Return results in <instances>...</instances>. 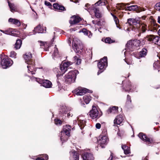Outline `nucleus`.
I'll return each mask as SVG.
<instances>
[{"mask_svg": "<svg viewBox=\"0 0 160 160\" xmlns=\"http://www.w3.org/2000/svg\"><path fill=\"white\" fill-rule=\"evenodd\" d=\"M32 55L30 52H26L23 55V58L25 62L28 65L27 68L28 69V72L31 73V74H35L36 68H34L35 62L32 59Z\"/></svg>", "mask_w": 160, "mask_h": 160, "instance_id": "obj_1", "label": "nucleus"}, {"mask_svg": "<svg viewBox=\"0 0 160 160\" xmlns=\"http://www.w3.org/2000/svg\"><path fill=\"white\" fill-rule=\"evenodd\" d=\"M107 2L106 0H99L94 4L92 5V8L94 12L96 17L99 18L101 17V14L99 12V8L98 6L105 5Z\"/></svg>", "mask_w": 160, "mask_h": 160, "instance_id": "obj_2", "label": "nucleus"}, {"mask_svg": "<svg viewBox=\"0 0 160 160\" xmlns=\"http://www.w3.org/2000/svg\"><path fill=\"white\" fill-rule=\"evenodd\" d=\"M78 73V71L76 70L69 71L65 76V82L68 84H71L74 82L75 80L77 75Z\"/></svg>", "mask_w": 160, "mask_h": 160, "instance_id": "obj_3", "label": "nucleus"}, {"mask_svg": "<svg viewBox=\"0 0 160 160\" xmlns=\"http://www.w3.org/2000/svg\"><path fill=\"white\" fill-rule=\"evenodd\" d=\"M89 115L92 119L96 120L102 115V112L99 111L95 106H93L92 109L89 112Z\"/></svg>", "mask_w": 160, "mask_h": 160, "instance_id": "obj_4", "label": "nucleus"}, {"mask_svg": "<svg viewBox=\"0 0 160 160\" xmlns=\"http://www.w3.org/2000/svg\"><path fill=\"white\" fill-rule=\"evenodd\" d=\"M71 127L69 125H67L63 129V131L61 132V140L65 142L68 140L70 135V131Z\"/></svg>", "mask_w": 160, "mask_h": 160, "instance_id": "obj_5", "label": "nucleus"}, {"mask_svg": "<svg viewBox=\"0 0 160 160\" xmlns=\"http://www.w3.org/2000/svg\"><path fill=\"white\" fill-rule=\"evenodd\" d=\"M107 66L108 62L107 57H104L100 60V61L98 63V66L100 70L98 72V74L99 75L103 72Z\"/></svg>", "mask_w": 160, "mask_h": 160, "instance_id": "obj_6", "label": "nucleus"}, {"mask_svg": "<svg viewBox=\"0 0 160 160\" xmlns=\"http://www.w3.org/2000/svg\"><path fill=\"white\" fill-rule=\"evenodd\" d=\"M142 41L140 40H134L131 41V51L138 50L142 45Z\"/></svg>", "mask_w": 160, "mask_h": 160, "instance_id": "obj_7", "label": "nucleus"}, {"mask_svg": "<svg viewBox=\"0 0 160 160\" xmlns=\"http://www.w3.org/2000/svg\"><path fill=\"white\" fill-rule=\"evenodd\" d=\"M13 63V61L11 59L5 57L2 60L1 64L3 68L6 69L11 66Z\"/></svg>", "mask_w": 160, "mask_h": 160, "instance_id": "obj_8", "label": "nucleus"}, {"mask_svg": "<svg viewBox=\"0 0 160 160\" xmlns=\"http://www.w3.org/2000/svg\"><path fill=\"white\" fill-rule=\"evenodd\" d=\"M149 41H152L153 43L158 46H160V37L153 35H150L147 37Z\"/></svg>", "mask_w": 160, "mask_h": 160, "instance_id": "obj_9", "label": "nucleus"}, {"mask_svg": "<svg viewBox=\"0 0 160 160\" xmlns=\"http://www.w3.org/2000/svg\"><path fill=\"white\" fill-rule=\"evenodd\" d=\"M99 138L98 141V143L101 148H104L108 142V138L105 136H102L101 135L100 136Z\"/></svg>", "mask_w": 160, "mask_h": 160, "instance_id": "obj_10", "label": "nucleus"}, {"mask_svg": "<svg viewBox=\"0 0 160 160\" xmlns=\"http://www.w3.org/2000/svg\"><path fill=\"white\" fill-rule=\"evenodd\" d=\"M72 62H67L61 64L60 66L61 72L60 75H62L67 71L68 67L72 64Z\"/></svg>", "mask_w": 160, "mask_h": 160, "instance_id": "obj_11", "label": "nucleus"}, {"mask_svg": "<svg viewBox=\"0 0 160 160\" xmlns=\"http://www.w3.org/2000/svg\"><path fill=\"white\" fill-rule=\"evenodd\" d=\"M138 136L143 141L148 142V144L152 143V139L148 138L146 135L143 133H140Z\"/></svg>", "mask_w": 160, "mask_h": 160, "instance_id": "obj_12", "label": "nucleus"}, {"mask_svg": "<svg viewBox=\"0 0 160 160\" xmlns=\"http://www.w3.org/2000/svg\"><path fill=\"white\" fill-rule=\"evenodd\" d=\"M86 88L79 87L75 90L76 94L78 95H83L87 92H89Z\"/></svg>", "mask_w": 160, "mask_h": 160, "instance_id": "obj_13", "label": "nucleus"}, {"mask_svg": "<svg viewBox=\"0 0 160 160\" xmlns=\"http://www.w3.org/2000/svg\"><path fill=\"white\" fill-rule=\"evenodd\" d=\"M81 20V18L79 17L73 16L71 17L69 22L71 24L74 25L78 23Z\"/></svg>", "mask_w": 160, "mask_h": 160, "instance_id": "obj_14", "label": "nucleus"}, {"mask_svg": "<svg viewBox=\"0 0 160 160\" xmlns=\"http://www.w3.org/2000/svg\"><path fill=\"white\" fill-rule=\"evenodd\" d=\"M117 8L119 9H124L125 11H128V14H129V12L130 11V6H127L126 5H125L123 3L118 4L117 6Z\"/></svg>", "mask_w": 160, "mask_h": 160, "instance_id": "obj_15", "label": "nucleus"}, {"mask_svg": "<svg viewBox=\"0 0 160 160\" xmlns=\"http://www.w3.org/2000/svg\"><path fill=\"white\" fill-rule=\"evenodd\" d=\"M83 160H93L94 157L92 155L89 153L85 152L82 156Z\"/></svg>", "mask_w": 160, "mask_h": 160, "instance_id": "obj_16", "label": "nucleus"}, {"mask_svg": "<svg viewBox=\"0 0 160 160\" xmlns=\"http://www.w3.org/2000/svg\"><path fill=\"white\" fill-rule=\"evenodd\" d=\"M123 120L122 115H119L117 117L114 121V123L115 124L119 125L123 121Z\"/></svg>", "mask_w": 160, "mask_h": 160, "instance_id": "obj_17", "label": "nucleus"}, {"mask_svg": "<svg viewBox=\"0 0 160 160\" xmlns=\"http://www.w3.org/2000/svg\"><path fill=\"white\" fill-rule=\"evenodd\" d=\"M54 8L57 10L64 11L66 10L65 7L57 3H55L53 4Z\"/></svg>", "mask_w": 160, "mask_h": 160, "instance_id": "obj_18", "label": "nucleus"}, {"mask_svg": "<svg viewBox=\"0 0 160 160\" xmlns=\"http://www.w3.org/2000/svg\"><path fill=\"white\" fill-rule=\"evenodd\" d=\"M42 85L46 88H50L52 85L51 82L48 80H43Z\"/></svg>", "mask_w": 160, "mask_h": 160, "instance_id": "obj_19", "label": "nucleus"}, {"mask_svg": "<svg viewBox=\"0 0 160 160\" xmlns=\"http://www.w3.org/2000/svg\"><path fill=\"white\" fill-rule=\"evenodd\" d=\"M8 22L18 26H20L21 25L20 22L18 20L16 19L10 18L8 20Z\"/></svg>", "mask_w": 160, "mask_h": 160, "instance_id": "obj_20", "label": "nucleus"}, {"mask_svg": "<svg viewBox=\"0 0 160 160\" xmlns=\"http://www.w3.org/2000/svg\"><path fill=\"white\" fill-rule=\"evenodd\" d=\"M8 3L11 12H13L17 11V7L14 4L11 3L9 1L8 2Z\"/></svg>", "mask_w": 160, "mask_h": 160, "instance_id": "obj_21", "label": "nucleus"}, {"mask_svg": "<svg viewBox=\"0 0 160 160\" xmlns=\"http://www.w3.org/2000/svg\"><path fill=\"white\" fill-rule=\"evenodd\" d=\"M34 31L36 32L42 33L44 32V29L41 25H39L34 28Z\"/></svg>", "mask_w": 160, "mask_h": 160, "instance_id": "obj_22", "label": "nucleus"}, {"mask_svg": "<svg viewBox=\"0 0 160 160\" xmlns=\"http://www.w3.org/2000/svg\"><path fill=\"white\" fill-rule=\"evenodd\" d=\"M79 32H83L85 35L88 36L89 38H91L92 36V34L91 32L85 28H83Z\"/></svg>", "mask_w": 160, "mask_h": 160, "instance_id": "obj_23", "label": "nucleus"}, {"mask_svg": "<svg viewBox=\"0 0 160 160\" xmlns=\"http://www.w3.org/2000/svg\"><path fill=\"white\" fill-rule=\"evenodd\" d=\"M135 11L136 12L138 13L142 11L141 8H138V6L137 5L131 6V11Z\"/></svg>", "mask_w": 160, "mask_h": 160, "instance_id": "obj_24", "label": "nucleus"}, {"mask_svg": "<svg viewBox=\"0 0 160 160\" xmlns=\"http://www.w3.org/2000/svg\"><path fill=\"white\" fill-rule=\"evenodd\" d=\"M12 30V29L11 28L5 31L2 30H0V31L1 32L6 34L15 36V34L13 33V32Z\"/></svg>", "mask_w": 160, "mask_h": 160, "instance_id": "obj_25", "label": "nucleus"}, {"mask_svg": "<svg viewBox=\"0 0 160 160\" xmlns=\"http://www.w3.org/2000/svg\"><path fill=\"white\" fill-rule=\"evenodd\" d=\"M118 108L116 106H113L112 108H109L108 112L109 113H116L118 112Z\"/></svg>", "mask_w": 160, "mask_h": 160, "instance_id": "obj_26", "label": "nucleus"}, {"mask_svg": "<svg viewBox=\"0 0 160 160\" xmlns=\"http://www.w3.org/2000/svg\"><path fill=\"white\" fill-rule=\"evenodd\" d=\"M22 44V41L20 39H17L15 43L14 48L16 49H19Z\"/></svg>", "mask_w": 160, "mask_h": 160, "instance_id": "obj_27", "label": "nucleus"}, {"mask_svg": "<svg viewBox=\"0 0 160 160\" xmlns=\"http://www.w3.org/2000/svg\"><path fill=\"white\" fill-rule=\"evenodd\" d=\"M72 44L73 45V48H75V49H76V51L75 49H74V51L76 52H78V51H79V50L82 49V47L80 46V45H78V44L74 42V41L72 42Z\"/></svg>", "mask_w": 160, "mask_h": 160, "instance_id": "obj_28", "label": "nucleus"}, {"mask_svg": "<svg viewBox=\"0 0 160 160\" xmlns=\"http://www.w3.org/2000/svg\"><path fill=\"white\" fill-rule=\"evenodd\" d=\"M147 53V50L145 48H143L142 50L139 52V57H143L146 56Z\"/></svg>", "mask_w": 160, "mask_h": 160, "instance_id": "obj_29", "label": "nucleus"}, {"mask_svg": "<svg viewBox=\"0 0 160 160\" xmlns=\"http://www.w3.org/2000/svg\"><path fill=\"white\" fill-rule=\"evenodd\" d=\"M70 153L71 155H72L75 160H78L79 157V155H78L77 153L75 151H71Z\"/></svg>", "mask_w": 160, "mask_h": 160, "instance_id": "obj_30", "label": "nucleus"}, {"mask_svg": "<svg viewBox=\"0 0 160 160\" xmlns=\"http://www.w3.org/2000/svg\"><path fill=\"white\" fill-rule=\"evenodd\" d=\"M130 19L129 18L128 19L127 22L125 23L124 25V29L128 31H129V28L130 27V23L129 22Z\"/></svg>", "mask_w": 160, "mask_h": 160, "instance_id": "obj_31", "label": "nucleus"}, {"mask_svg": "<svg viewBox=\"0 0 160 160\" xmlns=\"http://www.w3.org/2000/svg\"><path fill=\"white\" fill-rule=\"evenodd\" d=\"M153 67L155 69L158 70V71L160 70V63L158 61H157L154 62L153 64Z\"/></svg>", "mask_w": 160, "mask_h": 160, "instance_id": "obj_32", "label": "nucleus"}, {"mask_svg": "<svg viewBox=\"0 0 160 160\" xmlns=\"http://www.w3.org/2000/svg\"><path fill=\"white\" fill-rule=\"evenodd\" d=\"M83 99L85 102L88 104L91 100V97L89 96L85 95L83 97Z\"/></svg>", "mask_w": 160, "mask_h": 160, "instance_id": "obj_33", "label": "nucleus"}, {"mask_svg": "<svg viewBox=\"0 0 160 160\" xmlns=\"http://www.w3.org/2000/svg\"><path fill=\"white\" fill-rule=\"evenodd\" d=\"M122 149H123L125 154H127L129 153V151L128 146H126L122 145Z\"/></svg>", "mask_w": 160, "mask_h": 160, "instance_id": "obj_34", "label": "nucleus"}, {"mask_svg": "<svg viewBox=\"0 0 160 160\" xmlns=\"http://www.w3.org/2000/svg\"><path fill=\"white\" fill-rule=\"evenodd\" d=\"M73 60L75 62H76V64L77 65H79L81 63V60L77 56H75L73 58Z\"/></svg>", "mask_w": 160, "mask_h": 160, "instance_id": "obj_35", "label": "nucleus"}, {"mask_svg": "<svg viewBox=\"0 0 160 160\" xmlns=\"http://www.w3.org/2000/svg\"><path fill=\"white\" fill-rule=\"evenodd\" d=\"M90 5L89 4L87 3L85 6V9L89 12H90L92 10H93V8H92V6L90 7Z\"/></svg>", "mask_w": 160, "mask_h": 160, "instance_id": "obj_36", "label": "nucleus"}, {"mask_svg": "<svg viewBox=\"0 0 160 160\" xmlns=\"http://www.w3.org/2000/svg\"><path fill=\"white\" fill-rule=\"evenodd\" d=\"M105 42L106 43L110 44L115 42V41L109 38H107L104 39Z\"/></svg>", "mask_w": 160, "mask_h": 160, "instance_id": "obj_37", "label": "nucleus"}, {"mask_svg": "<svg viewBox=\"0 0 160 160\" xmlns=\"http://www.w3.org/2000/svg\"><path fill=\"white\" fill-rule=\"evenodd\" d=\"M78 124L80 125H84L85 123V121L83 120H80L78 118Z\"/></svg>", "mask_w": 160, "mask_h": 160, "instance_id": "obj_38", "label": "nucleus"}, {"mask_svg": "<svg viewBox=\"0 0 160 160\" xmlns=\"http://www.w3.org/2000/svg\"><path fill=\"white\" fill-rule=\"evenodd\" d=\"M55 123L57 125H61L62 122L61 120L59 119H55L54 120Z\"/></svg>", "mask_w": 160, "mask_h": 160, "instance_id": "obj_39", "label": "nucleus"}, {"mask_svg": "<svg viewBox=\"0 0 160 160\" xmlns=\"http://www.w3.org/2000/svg\"><path fill=\"white\" fill-rule=\"evenodd\" d=\"M155 8L157 10H160V2L157 3L155 6Z\"/></svg>", "mask_w": 160, "mask_h": 160, "instance_id": "obj_40", "label": "nucleus"}, {"mask_svg": "<svg viewBox=\"0 0 160 160\" xmlns=\"http://www.w3.org/2000/svg\"><path fill=\"white\" fill-rule=\"evenodd\" d=\"M16 53L14 51H12L10 52V56L11 58H16Z\"/></svg>", "mask_w": 160, "mask_h": 160, "instance_id": "obj_41", "label": "nucleus"}, {"mask_svg": "<svg viewBox=\"0 0 160 160\" xmlns=\"http://www.w3.org/2000/svg\"><path fill=\"white\" fill-rule=\"evenodd\" d=\"M113 19L115 22L116 24L117 25V27L119 28L118 26L117 25V24L119 23V20L118 18L116 16H114Z\"/></svg>", "mask_w": 160, "mask_h": 160, "instance_id": "obj_42", "label": "nucleus"}, {"mask_svg": "<svg viewBox=\"0 0 160 160\" xmlns=\"http://www.w3.org/2000/svg\"><path fill=\"white\" fill-rule=\"evenodd\" d=\"M131 22L133 24L136 25L138 23V22L135 19L131 18Z\"/></svg>", "mask_w": 160, "mask_h": 160, "instance_id": "obj_43", "label": "nucleus"}, {"mask_svg": "<svg viewBox=\"0 0 160 160\" xmlns=\"http://www.w3.org/2000/svg\"><path fill=\"white\" fill-rule=\"evenodd\" d=\"M58 52L57 48H55L54 53L52 54V56H56L58 55Z\"/></svg>", "mask_w": 160, "mask_h": 160, "instance_id": "obj_44", "label": "nucleus"}, {"mask_svg": "<svg viewBox=\"0 0 160 160\" xmlns=\"http://www.w3.org/2000/svg\"><path fill=\"white\" fill-rule=\"evenodd\" d=\"M146 25H143L142 26L141 29L143 32H144L146 30Z\"/></svg>", "mask_w": 160, "mask_h": 160, "instance_id": "obj_45", "label": "nucleus"}, {"mask_svg": "<svg viewBox=\"0 0 160 160\" xmlns=\"http://www.w3.org/2000/svg\"><path fill=\"white\" fill-rule=\"evenodd\" d=\"M130 98H129V95H127V101L126 102V105H127L129 104L130 101Z\"/></svg>", "mask_w": 160, "mask_h": 160, "instance_id": "obj_46", "label": "nucleus"}, {"mask_svg": "<svg viewBox=\"0 0 160 160\" xmlns=\"http://www.w3.org/2000/svg\"><path fill=\"white\" fill-rule=\"evenodd\" d=\"M44 4L45 5L48 6L49 7L52 6L51 4L49 2L47 1H45Z\"/></svg>", "mask_w": 160, "mask_h": 160, "instance_id": "obj_47", "label": "nucleus"}, {"mask_svg": "<svg viewBox=\"0 0 160 160\" xmlns=\"http://www.w3.org/2000/svg\"><path fill=\"white\" fill-rule=\"evenodd\" d=\"M36 81L37 82L39 83H41V82H42L43 80L39 78H36Z\"/></svg>", "mask_w": 160, "mask_h": 160, "instance_id": "obj_48", "label": "nucleus"}, {"mask_svg": "<svg viewBox=\"0 0 160 160\" xmlns=\"http://www.w3.org/2000/svg\"><path fill=\"white\" fill-rule=\"evenodd\" d=\"M101 125L99 123H97L96 125V127L97 128L99 129L101 128Z\"/></svg>", "mask_w": 160, "mask_h": 160, "instance_id": "obj_49", "label": "nucleus"}, {"mask_svg": "<svg viewBox=\"0 0 160 160\" xmlns=\"http://www.w3.org/2000/svg\"><path fill=\"white\" fill-rule=\"evenodd\" d=\"M97 25L98 26H101L102 25V23L100 21H97Z\"/></svg>", "mask_w": 160, "mask_h": 160, "instance_id": "obj_50", "label": "nucleus"}, {"mask_svg": "<svg viewBox=\"0 0 160 160\" xmlns=\"http://www.w3.org/2000/svg\"><path fill=\"white\" fill-rule=\"evenodd\" d=\"M43 157H44V159L46 160H48V156L46 154H44Z\"/></svg>", "mask_w": 160, "mask_h": 160, "instance_id": "obj_51", "label": "nucleus"}, {"mask_svg": "<svg viewBox=\"0 0 160 160\" xmlns=\"http://www.w3.org/2000/svg\"><path fill=\"white\" fill-rule=\"evenodd\" d=\"M130 45L129 41L126 44V47L128 48Z\"/></svg>", "mask_w": 160, "mask_h": 160, "instance_id": "obj_52", "label": "nucleus"}, {"mask_svg": "<svg viewBox=\"0 0 160 160\" xmlns=\"http://www.w3.org/2000/svg\"><path fill=\"white\" fill-rule=\"evenodd\" d=\"M113 158L112 155L111 154L110 157L109 158L108 160H112Z\"/></svg>", "mask_w": 160, "mask_h": 160, "instance_id": "obj_53", "label": "nucleus"}, {"mask_svg": "<svg viewBox=\"0 0 160 160\" xmlns=\"http://www.w3.org/2000/svg\"><path fill=\"white\" fill-rule=\"evenodd\" d=\"M92 23L94 24H97V21H95V20H93L92 21Z\"/></svg>", "mask_w": 160, "mask_h": 160, "instance_id": "obj_54", "label": "nucleus"}, {"mask_svg": "<svg viewBox=\"0 0 160 160\" xmlns=\"http://www.w3.org/2000/svg\"><path fill=\"white\" fill-rule=\"evenodd\" d=\"M158 22L160 24V16H158Z\"/></svg>", "mask_w": 160, "mask_h": 160, "instance_id": "obj_55", "label": "nucleus"}, {"mask_svg": "<svg viewBox=\"0 0 160 160\" xmlns=\"http://www.w3.org/2000/svg\"><path fill=\"white\" fill-rule=\"evenodd\" d=\"M67 115H68V117H69L70 116H71L72 117V114H71L70 112L69 113H68Z\"/></svg>", "mask_w": 160, "mask_h": 160, "instance_id": "obj_56", "label": "nucleus"}, {"mask_svg": "<svg viewBox=\"0 0 160 160\" xmlns=\"http://www.w3.org/2000/svg\"><path fill=\"white\" fill-rule=\"evenodd\" d=\"M117 134H118V135L119 136H120V137H121V136H122V135H121V133H120V132H119H119H118Z\"/></svg>", "mask_w": 160, "mask_h": 160, "instance_id": "obj_57", "label": "nucleus"}, {"mask_svg": "<svg viewBox=\"0 0 160 160\" xmlns=\"http://www.w3.org/2000/svg\"><path fill=\"white\" fill-rule=\"evenodd\" d=\"M45 45H46V44L44 42H43L42 43V44H41L40 45L41 46H42V45H43L44 46H45Z\"/></svg>", "mask_w": 160, "mask_h": 160, "instance_id": "obj_58", "label": "nucleus"}, {"mask_svg": "<svg viewBox=\"0 0 160 160\" xmlns=\"http://www.w3.org/2000/svg\"><path fill=\"white\" fill-rule=\"evenodd\" d=\"M157 56L159 57V58L160 59V53L158 54Z\"/></svg>", "mask_w": 160, "mask_h": 160, "instance_id": "obj_59", "label": "nucleus"}, {"mask_svg": "<svg viewBox=\"0 0 160 160\" xmlns=\"http://www.w3.org/2000/svg\"><path fill=\"white\" fill-rule=\"evenodd\" d=\"M158 33V34L159 36H160V29L159 30Z\"/></svg>", "mask_w": 160, "mask_h": 160, "instance_id": "obj_60", "label": "nucleus"}, {"mask_svg": "<svg viewBox=\"0 0 160 160\" xmlns=\"http://www.w3.org/2000/svg\"><path fill=\"white\" fill-rule=\"evenodd\" d=\"M49 0L51 2H54L56 1V0Z\"/></svg>", "mask_w": 160, "mask_h": 160, "instance_id": "obj_61", "label": "nucleus"}, {"mask_svg": "<svg viewBox=\"0 0 160 160\" xmlns=\"http://www.w3.org/2000/svg\"><path fill=\"white\" fill-rule=\"evenodd\" d=\"M111 15L113 17V18H114V16H116L114 15L112 13H111Z\"/></svg>", "mask_w": 160, "mask_h": 160, "instance_id": "obj_62", "label": "nucleus"}, {"mask_svg": "<svg viewBox=\"0 0 160 160\" xmlns=\"http://www.w3.org/2000/svg\"><path fill=\"white\" fill-rule=\"evenodd\" d=\"M77 121L76 120L74 121V123L76 124L77 123Z\"/></svg>", "mask_w": 160, "mask_h": 160, "instance_id": "obj_63", "label": "nucleus"}, {"mask_svg": "<svg viewBox=\"0 0 160 160\" xmlns=\"http://www.w3.org/2000/svg\"><path fill=\"white\" fill-rule=\"evenodd\" d=\"M126 62H127V63L128 64H129V62H127L126 61H125Z\"/></svg>", "mask_w": 160, "mask_h": 160, "instance_id": "obj_64", "label": "nucleus"}]
</instances>
